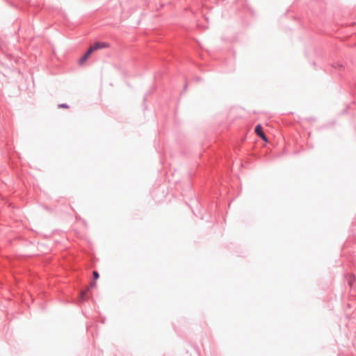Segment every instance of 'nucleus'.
Wrapping results in <instances>:
<instances>
[{"label":"nucleus","instance_id":"f03ea898","mask_svg":"<svg viewBox=\"0 0 356 356\" xmlns=\"http://www.w3.org/2000/svg\"><path fill=\"white\" fill-rule=\"evenodd\" d=\"M254 131L257 134L258 136H259L261 138H262L264 140H267L266 134L263 131V129L261 124H257L255 127Z\"/></svg>","mask_w":356,"mask_h":356},{"label":"nucleus","instance_id":"0eeeda50","mask_svg":"<svg viewBox=\"0 0 356 356\" xmlns=\"http://www.w3.org/2000/svg\"><path fill=\"white\" fill-rule=\"evenodd\" d=\"M59 108H67L69 106L66 104H60L58 105Z\"/></svg>","mask_w":356,"mask_h":356},{"label":"nucleus","instance_id":"39448f33","mask_svg":"<svg viewBox=\"0 0 356 356\" xmlns=\"http://www.w3.org/2000/svg\"><path fill=\"white\" fill-rule=\"evenodd\" d=\"M355 281V277L353 275H350V277L348 280V284L350 286H353L354 284V282Z\"/></svg>","mask_w":356,"mask_h":356},{"label":"nucleus","instance_id":"f257e3e1","mask_svg":"<svg viewBox=\"0 0 356 356\" xmlns=\"http://www.w3.org/2000/svg\"><path fill=\"white\" fill-rule=\"evenodd\" d=\"M108 47V44L104 42H95L92 46H91L90 48L92 49V52L95 50H97L102 48H106Z\"/></svg>","mask_w":356,"mask_h":356},{"label":"nucleus","instance_id":"7ed1b4c3","mask_svg":"<svg viewBox=\"0 0 356 356\" xmlns=\"http://www.w3.org/2000/svg\"><path fill=\"white\" fill-rule=\"evenodd\" d=\"M92 53V49H90V48H89L86 52L84 54V55L79 59V64L80 65H82L83 63H84L86 60L88 59V58L91 55V54Z\"/></svg>","mask_w":356,"mask_h":356},{"label":"nucleus","instance_id":"1a4fd4ad","mask_svg":"<svg viewBox=\"0 0 356 356\" xmlns=\"http://www.w3.org/2000/svg\"><path fill=\"white\" fill-rule=\"evenodd\" d=\"M90 287H95L96 286V282L94 281L91 282L90 284Z\"/></svg>","mask_w":356,"mask_h":356},{"label":"nucleus","instance_id":"423d86ee","mask_svg":"<svg viewBox=\"0 0 356 356\" xmlns=\"http://www.w3.org/2000/svg\"><path fill=\"white\" fill-rule=\"evenodd\" d=\"M92 277H93L94 280H97L99 277V273L97 271H96V270H94L92 272Z\"/></svg>","mask_w":356,"mask_h":356},{"label":"nucleus","instance_id":"20e7f679","mask_svg":"<svg viewBox=\"0 0 356 356\" xmlns=\"http://www.w3.org/2000/svg\"><path fill=\"white\" fill-rule=\"evenodd\" d=\"M88 291H89V287H88L86 290L82 291L81 292V293H80V298H81V300L82 301H84V300H86L88 298V297H87V293H88Z\"/></svg>","mask_w":356,"mask_h":356},{"label":"nucleus","instance_id":"6e6552de","mask_svg":"<svg viewBox=\"0 0 356 356\" xmlns=\"http://www.w3.org/2000/svg\"><path fill=\"white\" fill-rule=\"evenodd\" d=\"M333 67H335V68H336V67H342V65H341V64H340V63H335V64H334V65H333Z\"/></svg>","mask_w":356,"mask_h":356}]
</instances>
